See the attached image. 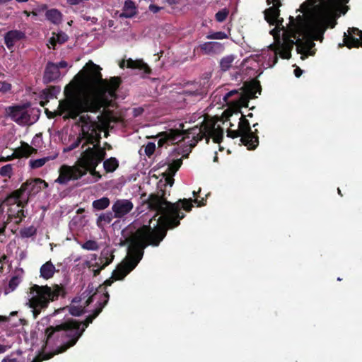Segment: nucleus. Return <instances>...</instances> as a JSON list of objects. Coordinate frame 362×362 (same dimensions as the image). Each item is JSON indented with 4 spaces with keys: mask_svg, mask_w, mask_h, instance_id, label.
I'll return each mask as SVG.
<instances>
[{
    "mask_svg": "<svg viewBox=\"0 0 362 362\" xmlns=\"http://www.w3.org/2000/svg\"><path fill=\"white\" fill-rule=\"evenodd\" d=\"M45 16L46 18L53 24L58 25L61 23L62 21V13L56 8L47 10Z\"/></svg>",
    "mask_w": 362,
    "mask_h": 362,
    "instance_id": "nucleus-23",
    "label": "nucleus"
},
{
    "mask_svg": "<svg viewBox=\"0 0 362 362\" xmlns=\"http://www.w3.org/2000/svg\"><path fill=\"white\" fill-rule=\"evenodd\" d=\"M134 208L133 203L129 199H117L114 202L112 210L116 218H122L129 214Z\"/></svg>",
    "mask_w": 362,
    "mask_h": 362,
    "instance_id": "nucleus-15",
    "label": "nucleus"
},
{
    "mask_svg": "<svg viewBox=\"0 0 362 362\" xmlns=\"http://www.w3.org/2000/svg\"><path fill=\"white\" fill-rule=\"evenodd\" d=\"M193 194H194V196H195L196 195V192L194 191L193 192Z\"/></svg>",
    "mask_w": 362,
    "mask_h": 362,
    "instance_id": "nucleus-56",
    "label": "nucleus"
},
{
    "mask_svg": "<svg viewBox=\"0 0 362 362\" xmlns=\"http://www.w3.org/2000/svg\"><path fill=\"white\" fill-rule=\"evenodd\" d=\"M57 156V153H54L51 156H47L37 159H31L29 161V165L32 169L39 168L42 167L47 162L54 160Z\"/></svg>",
    "mask_w": 362,
    "mask_h": 362,
    "instance_id": "nucleus-24",
    "label": "nucleus"
},
{
    "mask_svg": "<svg viewBox=\"0 0 362 362\" xmlns=\"http://www.w3.org/2000/svg\"><path fill=\"white\" fill-rule=\"evenodd\" d=\"M109 205L110 199L107 197H103L93 202V207L97 210H103L108 207Z\"/></svg>",
    "mask_w": 362,
    "mask_h": 362,
    "instance_id": "nucleus-29",
    "label": "nucleus"
},
{
    "mask_svg": "<svg viewBox=\"0 0 362 362\" xmlns=\"http://www.w3.org/2000/svg\"><path fill=\"white\" fill-rule=\"evenodd\" d=\"M55 272V266L50 261H48L40 267V277L44 279H49L53 276Z\"/></svg>",
    "mask_w": 362,
    "mask_h": 362,
    "instance_id": "nucleus-21",
    "label": "nucleus"
},
{
    "mask_svg": "<svg viewBox=\"0 0 362 362\" xmlns=\"http://www.w3.org/2000/svg\"><path fill=\"white\" fill-rule=\"evenodd\" d=\"M2 362H25L21 351L11 353L2 360Z\"/></svg>",
    "mask_w": 362,
    "mask_h": 362,
    "instance_id": "nucleus-30",
    "label": "nucleus"
},
{
    "mask_svg": "<svg viewBox=\"0 0 362 362\" xmlns=\"http://www.w3.org/2000/svg\"><path fill=\"white\" fill-rule=\"evenodd\" d=\"M198 206L204 203L198 199H180L172 204L162 197H154L150 201V206L156 211V215L149 221L148 225L138 228L129 238L127 256L113 271L111 279L105 281L106 286H110L113 280L123 279L133 270L144 255V249L148 245L158 246L166 235L168 228H173L180 224V220L185 217L181 211H190L192 202Z\"/></svg>",
    "mask_w": 362,
    "mask_h": 362,
    "instance_id": "nucleus-2",
    "label": "nucleus"
},
{
    "mask_svg": "<svg viewBox=\"0 0 362 362\" xmlns=\"http://www.w3.org/2000/svg\"><path fill=\"white\" fill-rule=\"evenodd\" d=\"M27 199L28 197H21V191H15L0 204V207L4 209L8 221L13 218L21 219V217L23 216L22 210L23 203Z\"/></svg>",
    "mask_w": 362,
    "mask_h": 362,
    "instance_id": "nucleus-9",
    "label": "nucleus"
},
{
    "mask_svg": "<svg viewBox=\"0 0 362 362\" xmlns=\"http://www.w3.org/2000/svg\"><path fill=\"white\" fill-rule=\"evenodd\" d=\"M235 56L233 54L227 55L220 60V68L223 71H226L233 67Z\"/></svg>",
    "mask_w": 362,
    "mask_h": 362,
    "instance_id": "nucleus-26",
    "label": "nucleus"
},
{
    "mask_svg": "<svg viewBox=\"0 0 362 362\" xmlns=\"http://www.w3.org/2000/svg\"><path fill=\"white\" fill-rule=\"evenodd\" d=\"M155 149H156L155 144L152 143V142H149L145 146V153L147 156H150L154 153Z\"/></svg>",
    "mask_w": 362,
    "mask_h": 362,
    "instance_id": "nucleus-38",
    "label": "nucleus"
},
{
    "mask_svg": "<svg viewBox=\"0 0 362 362\" xmlns=\"http://www.w3.org/2000/svg\"><path fill=\"white\" fill-rule=\"evenodd\" d=\"M60 77V71L59 70V66L56 64L49 62L47 64L43 80L45 83H49L58 79Z\"/></svg>",
    "mask_w": 362,
    "mask_h": 362,
    "instance_id": "nucleus-17",
    "label": "nucleus"
},
{
    "mask_svg": "<svg viewBox=\"0 0 362 362\" xmlns=\"http://www.w3.org/2000/svg\"><path fill=\"white\" fill-rule=\"evenodd\" d=\"M302 72H303V71L300 68H298V67H297L294 70V74H295L296 77H300L301 76V74H302Z\"/></svg>",
    "mask_w": 362,
    "mask_h": 362,
    "instance_id": "nucleus-41",
    "label": "nucleus"
},
{
    "mask_svg": "<svg viewBox=\"0 0 362 362\" xmlns=\"http://www.w3.org/2000/svg\"><path fill=\"white\" fill-rule=\"evenodd\" d=\"M25 37V34L17 30L8 31L4 37V41L6 47L10 49L11 48L16 42L23 39Z\"/></svg>",
    "mask_w": 362,
    "mask_h": 362,
    "instance_id": "nucleus-18",
    "label": "nucleus"
},
{
    "mask_svg": "<svg viewBox=\"0 0 362 362\" xmlns=\"http://www.w3.org/2000/svg\"><path fill=\"white\" fill-rule=\"evenodd\" d=\"M31 14L33 15V16H37V12H35V11H32Z\"/></svg>",
    "mask_w": 362,
    "mask_h": 362,
    "instance_id": "nucleus-52",
    "label": "nucleus"
},
{
    "mask_svg": "<svg viewBox=\"0 0 362 362\" xmlns=\"http://www.w3.org/2000/svg\"><path fill=\"white\" fill-rule=\"evenodd\" d=\"M81 247L86 250L95 251L99 249V245L96 241L89 240L83 243Z\"/></svg>",
    "mask_w": 362,
    "mask_h": 362,
    "instance_id": "nucleus-33",
    "label": "nucleus"
},
{
    "mask_svg": "<svg viewBox=\"0 0 362 362\" xmlns=\"http://www.w3.org/2000/svg\"><path fill=\"white\" fill-rule=\"evenodd\" d=\"M6 320V317L0 315V322H4Z\"/></svg>",
    "mask_w": 362,
    "mask_h": 362,
    "instance_id": "nucleus-48",
    "label": "nucleus"
},
{
    "mask_svg": "<svg viewBox=\"0 0 362 362\" xmlns=\"http://www.w3.org/2000/svg\"><path fill=\"white\" fill-rule=\"evenodd\" d=\"M18 3H25L27 2L28 0H16Z\"/></svg>",
    "mask_w": 362,
    "mask_h": 362,
    "instance_id": "nucleus-50",
    "label": "nucleus"
},
{
    "mask_svg": "<svg viewBox=\"0 0 362 362\" xmlns=\"http://www.w3.org/2000/svg\"><path fill=\"white\" fill-rule=\"evenodd\" d=\"M78 125L81 130L78 138L73 144L64 148V152H69L77 148L82 141L85 142L82 145L84 148L86 144H90L92 147H88L81 153V157L73 166L63 165L59 170V177L56 182L65 185L71 180H76L89 171L93 177V182L98 181L101 175L95 170L98 165L103 160L105 151L103 148L96 146L100 139L101 129L100 125L93 121L88 115H81L78 119Z\"/></svg>",
    "mask_w": 362,
    "mask_h": 362,
    "instance_id": "nucleus-4",
    "label": "nucleus"
},
{
    "mask_svg": "<svg viewBox=\"0 0 362 362\" xmlns=\"http://www.w3.org/2000/svg\"><path fill=\"white\" fill-rule=\"evenodd\" d=\"M99 66L89 61L65 88L66 98L59 101L55 115L74 119L83 112H97L115 97L120 81L112 78L110 81L102 78Z\"/></svg>",
    "mask_w": 362,
    "mask_h": 362,
    "instance_id": "nucleus-3",
    "label": "nucleus"
},
{
    "mask_svg": "<svg viewBox=\"0 0 362 362\" xmlns=\"http://www.w3.org/2000/svg\"><path fill=\"white\" fill-rule=\"evenodd\" d=\"M41 140V138L40 136L36 135L34 139H33L32 144H34L35 143L40 142Z\"/></svg>",
    "mask_w": 362,
    "mask_h": 362,
    "instance_id": "nucleus-46",
    "label": "nucleus"
},
{
    "mask_svg": "<svg viewBox=\"0 0 362 362\" xmlns=\"http://www.w3.org/2000/svg\"><path fill=\"white\" fill-rule=\"evenodd\" d=\"M21 281V279L19 276H13L9 281L8 286V288H6L5 293H10V292L14 291L17 288V286L19 285Z\"/></svg>",
    "mask_w": 362,
    "mask_h": 362,
    "instance_id": "nucleus-31",
    "label": "nucleus"
},
{
    "mask_svg": "<svg viewBox=\"0 0 362 362\" xmlns=\"http://www.w3.org/2000/svg\"><path fill=\"white\" fill-rule=\"evenodd\" d=\"M182 160L181 158H177L175 160H173L171 163L168 165V170L169 173L171 175H174L179 168L181 166Z\"/></svg>",
    "mask_w": 362,
    "mask_h": 362,
    "instance_id": "nucleus-32",
    "label": "nucleus"
},
{
    "mask_svg": "<svg viewBox=\"0 0 362 362\" xmlns=\"http://www.w3.org/2000/svg\"><path fill=\"white\" fill-rule=\"evenodd\" d=\"M112 24H113V23H112V21H109V26H112Z\"/></svg>",
    "mask_w": 362,
    "mask_h": 362,
    "instance_id": "nucleus-54",
    "label": "nucleus"
},
{
    "mask_svg": "<svg viewBox=\"0 0 362 362\" xmlns=\"http://www.w3.org/2000/svg\"><path fill=\"white\" fill-rule=\"evenodd\" d=\"M6 112L21 125H30L37 120V118L31 116V110L24 106L8 107L6 109Z\"/></svg>",
    "mask_w": 362,
    "mask_h": 362,
    "instance_id": "nucleus-11",
    "label": "nucleus"
},
{
    "mask_svg": "<svg viewBox=\"0 0 362 362\" xmlns=\"http://www.w3.org/2000/svg\"><path fill=\"white\" fill-rule=\"evenodd\" d=\"M201 49L205 54H213L223 50V45L218 42H206L200 45Z\"/></svg>",
    "mask_w": 362,
    "mask_h": 362,
    "instance_id": "nucleus-20",
    "label": "nucleus"
},
{
    "mask_svg": "<svg viewBox=\"0 0 362 362\" xmlns=\"http://www.w3.org/2000/svg\"><path fill=\"white\" fill-rule=\"evenodd\" d=\"M220 92H221V90H217L216 91V95H214V98H215L217 97L218 94Z\"/></svg>",
    "mask_w": 362,
    "mask_h": 362,
    "instance_id": "nucleus-53",
    "label": "nucleus"
},
{
    "mask_svg": "<svg viewBox=\"0 0 362 362\" xmlns=\"http://www.w3.org/2000/svg\"><path fill=\"white\" fill-rule=\"evenodd\" d=\"M100 219L107 220L108 221H110L108 216H105V215L100 216Z\"/></svg>",
    "mask_w": 362,
    "mask_h": 362,
    "instance_id": "nucleus-47",
    "label": "nucleus"
},
{
    "mask_svg": "<svg viewBox=\"0 0 362 362\" xmlns=\"http://www.w3.org/2000/svg\"><path fill=\"white\" fill-rule=\"evenodd\" d=\"M344 33V42L349 48L362 47V31L356 28H349Z\"/></svg>",
    "mask_w": 362,
    "mask_h": 362,
    "instance_id": "nucleus-14",
    "label": "nucleus"
},
{
    "mask_svg": "<svg viewBox=\"0 0 362 362\" xmlns=\"http://www.w3.org/2000/svg\"><path fill=\"white\" fill-rule=\"evenodd\" d=\"M227 136L232 139L240 136L241 142L249 149H254L258 144V138L251 132L249 122L242 115L238 123V129L227 130Z\"/></svg>",
    "mask_w": 362,
    "mask_h": 362,
    "instance_id": "nucleus-8",
    "label": "nucleus"
},
{
    "mask_svg": "<svg viewBox=\"0 0 362 362\" xmlns=\"http://www.w3.org/2000/svg\"><path fill=\"white\" fill-rule=\"evenodd\" d=\"M12 171V165L11 164H7L0 168V175L4 177H11Z\"/></svg>",
    "mask_w": 362,
    "mask_h": 362,
    "instance_id": "nucleus-37",
    "label": "nucleus"
},
{
    "mask_svg": "<svg viewBox=\"0 0 362 362\" xmlns=\"http://www.w3.org/2000/svg\"><path fill=\"white\" fill-rule=\"evenodd\" d=\"M229 14V11L227 8H223L218 11L215 15L216 20L219 22H223Z\"/></svg>",
    "mask_w": 362,
    "mask_h": 362,
    "instance_id": "nucleus-36",
    "label": "nucleus"
},
{
    "mask_svg": "<svg viewBox=\"0 0 362 362\" xmlns=\"http://www.w3.org/2000/svg\"><path fill=\"white\" fill-rule=\"evenodd\" d=\"M57 64V66H59V68H66L68 66L67 63L65 61H62L59 64Z\"/></svg>",
    "mask_w": 362,
    "mask_h": 362,
    "instance_id": "nucleus-42",
    "label": "nucleus"
},
{
    "mask_svg": "<svg viewBox=\"0 0 362 362\" xmlns=\"http://www.w3.org/2000/svg\"><path fill=\"white\" fill-rule=\"evenodd\" d=\"M64 294V288L57 284L48 286L33 285L27 293V305L32 309L34 318L48 308L50 302L57 300Z\"/></svg>",
    "mask_w": 362,
    "mask_h": 362,
    "instance_id": "nucleus-7",
    "label": "nucleus"
},
{
    "mask_svg": "<svg viewBox=\"0 0 362 362\" xmlns=\"http://www.w3.org/2000/svg\"><path fill=\"white\" fill-rule=\"evenodd\" d=\"M161 9L160 7L156 6V5H154V4H151L149 6V10L153 12V13H158V11H160Z\"/></svg>",
    "mask_w": 362,
    "mask_h": 362,
    "instance_id": "nucleus-40",
    "label": "nucleus"
},
{
    "mask_svg": "<svg viewBox=\"0 0 362 362\" xmlns=\"http://www.w3.org/2000/svg\"><path fill=\"white\" fill-rule=\"evenodd\" d=\"M339 194H341V190L338 188L337 189Z\"/></svg>",
    "mask_w": 362,
    "mask_h": 362,
    "instance_id": "nucleus-55",
    "label": "nucleus"
},
{
    "mask_svg": "<svg viewBox=\"0 0 362 362\" xmlns=\"http://www.w3.org/2000/svg\"><path fill=\"white\" fill-rule=\"evenodd\" d=\"M119 166V162L115 158H110L103 162V167L106 172L112 173Z\"/></svg>",
    "mask_w": 362,
    "mask_h": 362,
    "instance_id": "nucleus-27",
    "label": "nucleus"
},
{
    "mask_svg": "<svg viewBox=\"0 0 362 362\" xmlns=\"http://www.w3.org/2000/svg\"><path fill=\"white\" fill-rule=\"evenodd\" d=\"M220 119H205L200 127L195 126L187 132L180 129H169L159 134L158 145L175 144L180 141L189 147H194L202 138L209 141L212 138L215 143H220L223 138V129Z\"/></svg>",
    "mask_w": 362,
    "mask_h": 362,
    "instance_id": "nucleus-6",
    "label": "nucleus"
},
{
    "mask_svg": "<svg viewBox=\"0 0 362 362\" xmlns=\"http://www.w3.org/2000/svg\"><path fill=\"white\" fill-rule=\"evenodd\" d=\"M11 89V85L6 81H0V92L7 93Z\"/></svg>",
    "mask_w": 362,
    "mask_h": 362,
    "instance_id": "nucleus-39",
    "label": "nucleus"
},
{
    "mask_svg": "<svg viewBox=\"0 0 362 362\" xmlns=\"http://www.w3.org/2000/svg\"><path fill=\"white\" fill-rule=\"evenodd\" d=\"M252 95V93L242 89L233 90L223 95L221 104L237 111L240 107L247 106Z\"/></svg>",
    "mask_w": 362,
    "mask_h": 362,
    "instance_id": "nucleus-10",
    "label": "nucleus"
},
{
    "mask_svg": "<svg viewBox=\"0 0 362 362\" xmlns=\"http://www.w3.org/2000/svg\"><path fill=\"white\" fill-rule=\"evenodd\" d=\"M48 184L45 180L35 178L28 180L18 191H21V197H24L23 194L25 192L27 193L28 196L35 195L40 192L42 188H46Z\"/></svg>",
    "mask_w": 362,
    "mask_h": 362,
    "instance_id": "nucleus-13",
    "label": "nucleus"
},
{
    "mask_svg": "<svg viewBox=\"0 0 362 362\" xmlns=\"http://www.w3.org/2000/svg\"><path fill=\"white\" fill-rule=\"evenodd\" d=\"M68 40V36L64 32H58L57 33H53V35L50 37L48 41L49 48L54 49L57 43L62 44Z\"/></svg>",
    "mask_w": 362,
    "mask_h": 362,
    "instance_id": "nucleus-22",
    "label": "nucleus"
},
{
    "mask_svg": "<svg viewBox=\"0 0 362 362\" xmlns=\"http://www.w3.org/2000/svg\"><path fill=\"white\" fill-rule=\"evenodd\" d=\"M206 93V88L200 83L194 82L186 86L183 90V94L187 97L201 98Z\"/></svg>",
    "mask_w": 362,
    "mask_h": 362,
    "instance_id": "nucleus-16",
    "label": "nucleus"
},
{
    "mask_svg": "<svg viewBox=\"0 0 362 362\" xmlns=\"http://www.w3.org/2000/svg\"><path fill=\"white\" fill-rule=\"evenodd\" d=\"M23 13H24L27 17L30 16V15L31 14V13H30V12H28V11H25L23 12Z\"/></svg>",
    "mask_w": 362,
    "mask_h": 362,
    "instance_id": "nucleus-49",
    "label": "nucleus"
},
{
    "mask_svg": "<svg viewBox=\"0 0 362 362\" xmlns=\"http://www.w3.org/2000/svg\"><path fill=\"white\" fill-rule=\"evenodd\" d=\"M93 292V287H88L87 290L83 293L82 296L76 298L73 300L71 304L69 307V311L72 315L78 316L83 313L86 306L88 305L95 299L98 298L100 295L103 297L104 302L99 303V308L94 310L93 315L88 316L85 322L83 323V327L81 328V325L76 320H68L61 325L56 327H50L47 328V343H49L52 339L61 338L62 340L68 339L66 344L60 348L58 353H61L66 350L68 348L74 346L78 338L81 337L87 326L92 322L93 320L99 315L103 308L107 303L109 295L107 293L102 294L98 292H94L88 298Z\"/></svg>",
    "mask_w": 362,
    "mask_h": 362,
    "instance_id": "nucleus-5",
    "label": "nucleus"
},
{
    "mask_svg": "<svg viewBox=\"0 0 362 362\" xmlns=\"http://www.w3.org/2000/svg\"><path fill=\"white\" fill-rule=\"evenodd\" d=\"M166 183L170 185V187H172L173 185V179L172 177H168L165 179Z\"/></svg>",
    "mask_w": 362,
    "mask_h": 362,
    "instance_id": "nucleus-43",
    "label": "nucleus"
},
{
    "mask_svg": "<svg viewBox=\"0 0 362 362\" xmlns=\"http://www.w3.org/2000/svg\"><path fill=\"white\" fill-rule=\"evenodd\" d=\"M127 64V66L131 69H139L143 70L145 73H149L150 69L148 65L144 63L141 59L133 60L129 59L127 61H122L119 63V66L124 68Z\"/></svg>",
    "mask_w": 362,
    "mask_h": 362,
    "instance_id": "nucleus-19",
    "label": "nucleus"
},
{
    "mask_svg": "<svg viewBox=\"0 0 362 362\" xmlns=\"http://www.w3.org/2000/svg\"><path fill=\"white\" fill-rule=\"evenodd\" d=\"M32 362H40V360L38 358H35L33 360Z\"/></svg>",
    "mask_w": 362,
    "mask_h": 362,
    "instance_id": "nucleus-51",
    "label": "nucleus"
},
{
    "mask_svg": "<svg viewBox=\"0 0 362 362\" xmlns=\"http://www.w3.org/2000/svg\"><path fill=\"white\" fill-rule=\"evenodd\" d=\"M8 223L6 216L4 211V209L0 207V234L5 230L7 223Z\"/></svg>",
    "mask_w": 362,
    "mask_h": 362,
    "instance_id": "nucleus-34",
    "label": "nucleus"
},
{
    "mask_svg": "<svg viewBox=\"0 0 362 362\" xmlns=\"http://www.w3.org/2000/svg\"><path fill=\"white\" fill-rule=\"evenodd\" d=\"M35 152H36V149L25 143H22L21 147L17 150L19 156L25 157H28Z\"/></svg>",
    "mask_w": 362,
    "mask_h": 362,
    "instance_id": "nucleus-28",
    "label": "nucleus"
},
{
    "mask_svg": "<svg viewBox=\"0 0 362 362\" xmlns=\"http://www.w3.org/2000/svg\"><path fill=\"white\" fill-rule=\"evenodd\" d=\"M228 35L226 34L224 32L218 31V32H214L211 33H209L207 36V39L211 40H223L227 39Z\"/></svg>",
    "mask_w": 362,
    "mask_h": 362,
    "instance_id": "nucleus-35",
    "label": "nucleus"
},
{
    "mask_svg": "<svg viewBox=\"0 0 362 362\" xmlns=\"http://www.w3.org/2000/svg\"><path fill=\"white\" fill-rule=\"evenodd\" d=\"M8 349V347L7 346L0 344V354L4 353Z\"/></svg>",
    "mask_w": 362,
    "mask_h": 362,
    "instance_id": "nucleus-45",
    "label": "nucleus"
},
{
    "mask_svg": "<svg viewBox=\"0 0 362 362\" xmlns=\"http://www.w3.org/2000/svg\"><path fill=\"white\" fill-rule=\"evenodd\" d=\"M47 8V5L42 4L37 7V11H38V12H42V11H44L45 10H46Z\"/></svg>",
    "mask_w": 362,
    "mask_h": 362,
    "instance_id": "nucleus-44",
    "label": "nucleus"
},
{
    "mask_svg": "<svg viewBox=\"0 0 362 362\" xmlns=\"http://www.w3.org/2000/svg\"><path fill=\"white\" fill-rule=\"evenodd\" d=\"M349 1L307 0L297 11L302 15L298 14L296 18L290 16L288 26L284 27L283 19L279 18L280 1L267 0L272 6L264 11V18L270 25H275L270 31L274 42L262 51L257 61L265 69L272 67L277 62V54L283 59L291 57L294 45L301 59L314 55V40L322 41L327 28L334 27L336 22L332 16L337 11L344 14L348 9L344 5Z\"/></svg>",
    "mask_w": 362,
    "mask_h": 362,
    "instance_id": "nucleus-1",
    "label": "nucleus"
},
{
    "mask_svg": "<svg viewBox=\"0 0 362 362\" xmlns=\"http://www.w3.org/2000/svg\"><path fill=\"white\" fill-rule=\"evenodd\" d=\"M136 14V7L133 1H126L124 8L120 16L124 18H132Z\"/></svg>",
    "mask_w": 362,
    "mask_h": 362,
    "instance_id": "nucleus-25",
    "label": "nucleus"
},
{
    "mask_svg": "<svg viewBox=\"0 0 362 362\" xmlns=\"http://www.w3.org/2000/svg\"><path fill=\"white\" fill-rule=\"evenodd\" d=\"M91 259L88 262L89 267L93 268L95 275H97L105 267L109 265L114 259L113 252L110 248H105L101 252L100 257L98 258L97 255H91Z\"/></svg>",
    "mask_w": 362,
    "mask_h": 362,
    "instance_id": "nucleus-12",
    "label": "nucleus"
}]
</instances>
